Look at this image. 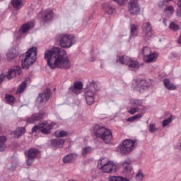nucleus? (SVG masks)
Listing matches in <instances>:
<instances>
[{
	"label": "nucleus",
	"mask_w": 181,
	"mask_h": 181,
	"mask_svg": "<svg viewBox=\"0 0 181 181\" xmlns=\"http://www.w3.org/2000/svg\"><path fill=\"white\" fill-rule=\"evenodd\" d=\"M66 54V51L62 48L54 47L45 52L44 59L49 69L69 70L71 67V62H70V59Z\"/></svg>",
	"instance_id": "f257e3e1"
},
{
	"label": "nucleus",
	"mask_w": 181,
	"mask_h": 181,
	"mask_svg": "<svg viewBox=\"0 0 181 181\" xmlns=\"http://www.w3.org/2000/svg\"><path fill=\"white\" fill-rule=\"evenodd\" d=\"M37 56V48L31 47L25 54L21 56V66L23 69L25 70L29 69V67L32 66L36 62Z\"/></svg>",
	"instance_id": "f03ea898"
},
{
	"label": "nucleus",
	"mask_w": 181,
	"mask_h": 181,
	"mask_svg": "<svg viewBox=\"0 0 181 181\" xmlns=\"http://www.w3.org/2000/svg\"><path fill=\"white\" fill-rule=\"evenodd\" d=\"M93 129L92 134L96 138H100L105 144H110L112 141V132L109 129L95 124Z\"/></svg>",
	"instance_id": "7ed1b4c3"
},
{
	"label": "nucleus",
	"mask_w": 181,
	"mask_h": 181,
	"mask_svg": "<svg viewBox=\"0 0 181 181\" xmlns=\"http://www.w3.org/2000/svg\"><path fill=\"white\" fill-rule=\"evenodd\" d=\"M98 91V86L95 81H89L85 90V99L88 105H93L95 100V94Z\"/></svg>",
	"instance_id": "20e7f679"
},
{
	"label": "nucleus",
	"mask_w": 181,
	"mask_h": 181,
	"mask_svg": "<svg viewBox=\"0 0 181 181\" xmlns=\"http://www.w3.org/2000/svg\"><path fill=\"white\" fill-rule=\"evenodd\" d=\"M57 42L63 49H69L76 45L77 38L74 35L60 33L57 35Z\"/></svg>",
	"instance_id": "39448f33"
},
{
	"label": "nucleus",
	"mask_w": 181,
	"mask_h": 181,
	"mask_svg": "<svg viewBox=\"0 0 181 181\" xmlns=\"http://www.w3.org/2000/svg\"><path fill=\"white\" fill-rule=\"evenodd\" d=\"M98 168L104 173H115L117 172V165L105 158L98 160Z\"/></svg>",
	"instance_id": "423d86ee"
},
{
	"label": "nucleus",
	"mask_w": 181,
	"mask_h": 181,
	"mask_svg": "<svg viewBox=\"0 0 181 181\" xmlns=\"http://www.w3.org/2000/svg\"><path fill=\"white\" fill-rule=\"evenodd\" d=\"M135 148V140L126 139L119 146V152L122 155H128L134 151Z\"/></svg>",
	"instance_id": "0eeeda50"
},
{
	"label": "nucleus",
	"mask_w": 181,
	"mask_h": 181,
	"mask_svg": "<svg viewBox=\"0 0 181 181\" xmlns=\"http://www.w3.org/2000/svg\"><path fill=\"white\" fill-rule=\"evenodd\" d=\"M54 126L53 123H49L47 122H44L38 125H35L32 129V132H42V134H50L51 129Z\"/></svg>",
	"instance_id": "6e6552de"
},
{
	"label": "nucleus",
	"mask_w": 181,
	"mask_h": 181,
	"mask_svg": "<svg viewBox=\"0 0 181 181\" xmlns=\"http://www.w3.org/2000/svg\"><path fill=\"white\" fill-rule=\"evenodd\" d=\"M22 73V69L20 66H14L13 69H10L8 72L7 75L1 74L0 75V84L5 81V80H11L13 77H16V76H20Z\"/></svg>",
	"instance_id": "1a4fd4ad"
},
{
	"label": "nucleus",
	"mask_w": 181,
	"mask_h": 181,
	"mask_svg": "<svg viewBox=\"0 0 181 181\" xmlns=\"http://www.w3.org/2000/svg\"><path fill=\"white\" fill-rule=\"evenodd\" d=\"M151 53L152 51L151 50V48L148 47H143L141 50V54L146 63H152V62H155L156 59H158V54Z\"/></svg>",
	"instance_id": "9d476101"
},
{
	"label": "nucleus",
	"mask_w": 181,
	"mask_h": 181,
	"mask_svg": "<svg viewBox=\"0 0 181 181\" xmlns=\"http://www.w3.org/2000/svg\"><path fill=\"white\" fill-rule=\"evenodd\" d=\"M128 11L132 16H136L141 12V6L138 0H131L128 4Z\"/></svg>",
	"instance_id": "9b49d317"
},
{
	"label": "nucleus",
	"mask_w": 181,
	"mask_h": 181,
	"mask_svg": "<svg viewBox=\"0 0 181 181\" xmlns=\"http://www.w3.org/2000/svg\"><path fill=\"white\" fill-rule=\"evenodd\" d=\"M143 37L145 40H149L151 37L153 36V30H152V25L151 23L145 21L143 23L141 26Z\"/></svg>",
	"instance_id": "f8f14e48"
},
{
	"label": "nucleus",
	"mask_w": 181,
	"mask_h": 181,
	"mask_svg": "<svg viewBox=\"0 0 181 181\" xmlns=\"http://www.w3.org/2000/svg\"><path fill=\"white\" fill-rule=\"evenodd\" d=\"M130 105L132 107L128 110L129 114L134 115L136 112H139V107L144 105V102L140 99H131L129 101Z\"/></svg>",
	"instance_id": "ddd939ff"
},
{
	"label": "nucleus",
	"mask_w": 181,
	"mask_h": 181,
	"mask_svg": "<svg viewBox=\"0 0 181 181\" xmlns=\"http://www.w3.org/2000/svg\"><path fill=\"white\" fill-rule=\"evenodd\" d=\"M25 154L28 157L26 160L27 165L31 166L32 163H33V159L36 158L37 155H39V150L37 148H30L25 151Z\"/></svg>",
	"instance_id": "4468645a"
},
{
	"label": "nucleus",
	"mask_w": 181,
	"mask_h": 181,
	"mask_svg": "<svg viewBox=\"0 0 181 181\" xmlns=\"http://www.w3.org/2000/svg\"><path fill=\"white\" fill-rule=\"evenodd\" d=\"M149 86V84H148V82L146 80L134 81L132 84L134 90H137L138 91L148 90Z\"/></svg>",
	"instance_id": "2eb2a0df"
},
{
	"label": "nucleus",
	"mask_w": 181,
	"mask_h": 181,
	"mask_svg": "<svg viewBox=\"0 0 181 181\" xmlns=\"http://www.w3.org/2000/svg\"><path fill=\"white\" fill-rule=\"evenodd\" d=\"M50 97H52L50 89L47 88L42 93L39 94L37 101L40 104H42V105H45V104L49 101Z\"/></svg>",
	"instance_id": "dca6fc26"
},
{
	"label": "nucleus",
	"mask_w": 181,
	"mask_h": 181,
	"mask_svg": "<svg viewBox=\"0 0 181 181\" xmlns=\"http://www.w3.org/2000/svg\"><path fill=\"white\" fill-rule=\"evenodd\" d=\"M35 26V23L33 22L26 23L22 25L18 30V33L20 35H25V33H28L30 29H32Z\"/></svg>",
	"instance_id": "f3484780"
},
{
	"label": "nucleus",
	"mask_w": 181,
	"mask_h": 181,
	"mask_svg": "<svg viewBox=\"0 0 181 181\" xmlns=\"http://www.w3.org/2000/svg\"><path fill=\"white\" fill-rule=\"evenodd\" d=\"M45 113L43 112H39L33 115L30 118L28 119L27 122L28 124H33L37 121H40L43 118Z\"/></svg>",
	"instance_id": "a211bd4d"
},
{
	"label": "nucleus",
	"mask_w": 181,
	"mask_h": 181,
	"mask_svg": "<svg viewBox=\"0 0 181 181\" xmlns=\"http://www.w3.org/2000/svg\"><path fill=\"white\" fill-rule=\"evenodd\" d=\"M120 165L123 166V173L125 175H129L132 170V167L131 166V161L126 160L124 162L120 163Z\"/></svg>",
	"instance_id": "6ab92c4d"
},
{
	"label": "nucleus",
	"mask_w": 181,
	"mask_h": 181,
	"mask_svg": "<svg viewBox=\"0 0 181 181\" xmlns=\"http://www.w3.org/2000/svg\"><path fill=\"white\" fill-rule=\"evenodd\" d=\"M19 56V52L16 50V48H11L6 54L7 60H13L16 57Z\"/></svg>",
	"instance_id": "aec40b11"
},
{
	"label": "nucleus",
	"mask_w": 181,
	"mask_h": 181,
	"mask_svg": "<svg viewBox=\"0 0 181 181\" xmlns=\"http://www.w3.org/2000/svg\"><path fill=\"white\" fill-rule=\"evenodd\" d=\"M127 66L130 69V70H138V69H139V62L135 59L129 58Z\"/></svg>",
	"instance_id": "412c9836"
},
{
	"label": "nucleus",
	"mask_w": 181,
	"mask_h": 181,
	"mask_svg": "<svg viewBox=\"0 0 181 181\" xmlns=\"http://www.w3.org/2000/svg\"><path fill=\"white\" fill-rule=\"evenodd\" d=\"M52 19H53V10L47 9L45 11H44V13L42 16V20L45 21V22H49V21H52Z\"/></svg>",
	"instance_id": "4be33fe9"
},
{
	"label": "nucleus",
	"mask_w": 181,
	"mask_h": 181,
	"mask_svg": "<svg viewBox=\"0 0 181 181\" xmlns=\"http://www.w3.org/2000/svg\"><path fill=\"white\" fill-rule=\"evenodd\" d=\"M130 28L131 37H136L139 33V25L136 24H131Z\"/></svg>",
	"instance_id": "5701e85b"
},
{
	"label": "nucleus",
	"mask_w": 181,
	"mask_h": 181,
	"mask_svg": "<svg viewBox=\"0 0 181 181\" xmlns=\"http://www.w3.org/2000/svg\"><path fill=\"white\" fill-rule=\"evenodd\" d=\"M103 6L105 12H106L107 15H112L115 11V7L110 4H104Z\"/></svg>",
	"instance_id": "b1692460"
},
{
	"label": "nucleus",
	"mask_w": 181,
	"mask_h": 181,
	"mask_svg": "<svg viewBox=\"0 0 181 181\" xmlns=\"http://www.w3.org/2000/svg\"><path fill=\"white\" fill-rule=\"evenodd\" d=\"M64 144V140L62 139H55L51 141V145L53 148H62Z\"/></svg>",
	"instance_id": "393cba45"
},
{
	"label": "nucleus",
	"mask_w": 181,
	"mask_h": 181,
	"mask_svg": "<svg viewBox=\"0 0 181 181\" xmlns=\"http://www.w3.org/2000/svg\"><path fill=\"white\" fill-rule=\"evenodd\" d=\"M129 59L130 57L127 55H122L117 57V63L127 66L128 64V62H129Z\"/></svg>",
	"instance_id": "a878e982"
},
{
	"label": "nucleus",
	"mask_w": 181,
	"mask_h": 181,
	"mask_svg": "<svg viewBox=\"0 0 181 181\" xmlns=\"http://www.w3.org/2000/svg\"><path fill=\"white\" fill-rule=\"evenodd\" d=\"M163 83L165 88H167V90H176L177 88L176 86H175V84L170 82V81L168 78L163 79Z\"/></svg>",
	"instance_id": "bb28decb"
},
{
	"label": "nucleus",
	"mask_w": 181,
	"mask_h": 181,
	"mask_svg": "<svg viewBox=\"0 0 181 181\" xmlns=\"http://www.w3.org/2000/svg\"><path fill=\"white\" fill-rule=\"evenodd\" d=\"M25 132H26L25 127H18L12 134L14 136V138H21Z\"/></svg>",
	"instance_id": "cd10ccee"
},
{
	"label": "nucleus",
	"mask_w": 181,
	"mask_h": 181,
	"mask_svg": "<svg viewBox=\"0 0 181 181\" xmlns=\"http://www.w3.org/2000/svg\"><path fill=\"white\" fill-rule=\"evenodd\" d=\"M8 137L6 136H0V152H4L6 148V141Z\"/></svg>",
	"instance_id": "c85d7f7f"
},
{
	"label": "nucleus",
	"mask_w": 181,
	"mask_h": 181,
	"mask_svg": "<svg viewBox=\"0 0 181 181\" xmlns=\"http://www.w3.org/2000/svg\"><path fill=\"white\" fill-rule=\"evenodd\" d=\"M76 156H77V155L76 154H68L65 156L63 158L64 163H70V162H73V160L74 159V158H76Z\"/></svg>",
	"instance_id": "c756f323"
},
{
	"label": "nucleus",
	"mask_w": 181,
	"mask_h": 181,
	"mask_svg": "<svg viewBox=\"0 0 181 181\" xmlns=\"http://www.w3.org/2000/svg\"><path fill=\"white\" fill-rule=\"evenodd\" d=\"M5 100L9 105H13L15 104V98L11 94H6Z\"/></svg>",
	"instance_id": "7c9ffc66"
},
{
	"label": "nucleus",
	"mask_w": 181,
	"mask_h": 181,
	"mask_svg": "<svg viewBox=\"0 0 181 181\" xmlns=\"http://www.w3.org/2000/svg\"><path fill=\"white\" fill-rule=\"evenodd\" d=\"M94 151L93 148H91V146H85L82 148L81 153L83 156H87L89 153H91Z\"/></svg>",
	"instance_id": "2f4dec72"
},
{
	"label": "nucleus",
	"mask_w": 181,
	"mask_h": 181,
	"mask_svg": "<svg viewBox=\"0 0 181 181\" xmlns=\"http://www.w3.org/2000/svg\"><path fill=\"white\" fill-rule=\"evenodd\" d=\"M11 5H13V8L21 9L22 8V0H11Z\"/></svg>",
	"instance_id": "473e14b6"
},
{
	"label": "nucleus",
	"mask_w": 181,
	"mask_h": 181,
	"mask_svg": "<svg viewBox=\"0 0 181 181\" xmlns=\"http://www.w3.org/2000/svg\"><path fill=\"white\" fill-rule=\"evenodd\" d=\"M109 181H129L127 177H122L121 176H112L109 178Z\"/></svg>",
	"instance_id": "72a5a7b5"
},
{
	"label": "nucleus",
	"mask_w": 181,
	"mask_h": 181,
	"mask_svg": "<svg viewBox=\"0 0 181 181\" xmlns=\"http://www.w3.org/2000/svg\"><path fill=\"white\" fill-rule=\"evenodd\" d=\"M54 135L57 138H64V136L69 135V133L66 131H57L55 132Z\"/></svg>",
	"instance_id": "f704fd0d"
},
{
	"label": "nucleus",
	"mask_w": 181,
	"mask_h": 181,
	"mask_svg": "<svg viewBox=\"0 0 181 181\" xmlns=\"http://www.w3.org/2000/svg\"><path fill=\"white\" fill-rule=\"evenodd\" d=\"M26 89V82H22L20 85L19 88L16 90V94H21V93H23Z\"/></svg>",
	"instance_id": "c9c22d12"
},
{
	"label": "nucleus",
	"mask_w": 181,
	"mask_h": 181,
	"mask_svg": "<svg viewBox=\"0 0 181 181\" xmlns=\"http://www.w3.org/2000/svg\"><path fill=\"white\" fill-rule=\"evenodd\" d=\"M164 12L166 15H172L175 12V8L173 6H168L164 9Z\"/></svg>",
	"instance_id": "e433bc0d"
},
{
	"label": "nucleus",
	"mask_w": 181,
	"mask_h": 181,
	"mask_svg": "<svg viewBox=\"0 0 181 181\" xmlns=\"http://www.w3.org/2000/svg\"><path fill=\"white\" fill-rule=\"evenodd\" d=\"M169 28L173 32H177V30H179V29H180V28H179V25L173 23V22L170 23Z\"/></svg>",
	"instance_id": "4c0bfd02"
},
{
	"label": "nucleus",
	"mask_w": 181,
	"mask_h": 181,
	"mask_svg": "<svg viewBox=\"0 0 181 181\" xmlns=\"http://www.w3.org/2000/svg\"><path fill=\"white\" fill-rule=\"evenodd\" d=\"M141 118H142V114L139 113V114L136 115H134L133 117H129L127 119V121L129 122H133V121H135V119H139Z\"/></svg>",
	"instance_id": "58836bf2"
},
{
	"label": "nucleus",
	"mask_w": 181,
	"mask_h": 181,
	"mask_svg": "<svg viewBox=\"0 0 181 181\" xmlns=\"http://www.w3.org/2000/svg\"><path fill=\"white\" fill-rule=\"evenodd\" d=\"M148 131L151 134H153L154 132H156L158 131V128H156V126L155 124H150L148 127Z\"/></svg>",
	"instance_id": "ea45409f"
},
{
	"label": "nucleus",
	"mask_w": 181,
	"mask_h": 181,
	"mask_svg": "<svg viewBox=\"0 0 181 181\" xmlns=\"http://www.w3.org/2000/svg\"><path fill=\"white\" fill-rule=\"evenodd\" d=\"M172 122V116H170L168 119L163 121L162 127H168Z\"/></svg>",
	"instance_id": "a19ab883"
},
{
	"label": "nucleus",
	"mask_w": 181,
	"mask_h": 181,
	"mask_svg": "<svg viewBox=\"0 0 181 181\" xmlns=\"http://www.w3.org/2000/svg\"><path fill=\"white\" fill-rule=\"evenodd\" d=\"M69 91H71V93H74V94H76V95H78L81 93V90H80L77 88H75L74 86L70 87Z\"/></svg>",
	"instance_id": "79ce46f5"
},
{
	"label": "nucleus",
	"mask_w": 181,
	"mask_h": 181,
	"mask_svg": "<svg viewBox=\"0 0 181 181\" xmlns=\"http://www.w3.org/2000/svg\"><path fill=\"white\" fill-rule=\"evenodd\" d=\"M75 88H78L79 89V90L81 91V90L83 89V83L80 82V81H78V82H75L74 83V86H73Z\"/></svg>",
	"instance_id": "37998d69"
},
{
	"label": "nucleus",
	"mask_w": 181,
	"mask_h": 181,
	"mask_svg": "<svg viewBox=\"0 0 181 181\" xmlns=\"http://www.w3.org/2000/svg\"><path fill=\"white\" fill-rule=\"evenodd\" d=\"M136 180H144V173L142 172L139 171V173L136 175Z\"/></svg>",
	"instance_id": "c03bdc74"
},
{
	"label": "nucleus",
	"mask_w": 181,
	"mask_h": 181,
	"mask_svg": "<svg viewBox=\"0 0 181 181\" xmlns=\"http://www.w3.org/2000/svg\"><path fill=\"white\" fill-rule=\"evenodd\" d=\"M114 2H116L117 4H118V5L122 6L124 5V4L125 3L124 0H113Z\"/></svg>",
	"instance_id": "a18cd8bd"
},
{
	"label": "nucleus",
	"mask_w": 181,
	"mask_h": 181,
	"mask_svg": "<svg viewBox=\"0 0 181 181\" xmlns=\"http://www.w3.org/2000/svg\"><path fill=\"white\" fill-rule=\"evenodd\" d=\"M177 16L178 18H181V10H177Z\"/></svg>",
	"instance_id": "49530a36"
},
{
	"label": "nucleus",
	"mask_w": 181,
	"mask_h": 181,
	"mask_svg": "<svg viewBox=\"0 0 181 181\" xmlns=\"http://www.w3.org/2000/svg\"><path fill=\"white\" fill-rule=\"evenodd\" d=\"M18 33L15 34V37H16V40H18V39H21V36H17Z\"/></svg>",
	"instance_id": "de8ad7c7"
},
{
	"label": "nucleus",
	"mask_w": 181,
	"mask_h": 181,
	"mask_svg": "<svg viewBox=\"0 0 181 181\" xmlns=\"http://www.w3.org/2000/svg\"><path fill=\"white\" fill-rule=\"evenodd\" d=\"M172 0H164V2H170Z\"/></svg>",
	"instance_id": "09e8293b"
},
{
	"label": "nucleus",
	"mask_w": 181,
	"mask_h": 181,
	"mask_svg": "<svg viewBox=\"0 0 181 181\" xmlns=\"http://www.w3.org/2000/svg\"><path fill=\"white\" fill-rule=\"evenodd\" d=\"M163 23L165 24L166 25V21L163 20Z\"/></svg>",
	"instance_id": "8fccbe9b"
},
{
	"label": "nucleus",
	"mask_w": 181,
	"mask_h": 181,
	"mask_svg": "<svg viewBox=\"0 0 181 181\" xmlns=\"http://www.w3.org/2000/svg\"><path fill=\"white\" fill-rule=\"evenodd\" d=\"M11 170H15V168H11Z\"/></svg>",
	"instance_id": "3c124183"
},
{
	"label": "nucleus",
	"mask_w": 181,
	"mask_h": 181,
	"mask_svg": "<svg viewBox=\"0 0 181 181\" xmlns=\"http://www.w3.org/2000/svg\"><path fill=\"white\" fill-rule=\"evenodd\" d=\"M180 149H181V143H180Z\"/></svg>",
	"instance_id": "603ef678"
}]
</instances>
